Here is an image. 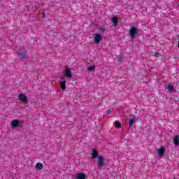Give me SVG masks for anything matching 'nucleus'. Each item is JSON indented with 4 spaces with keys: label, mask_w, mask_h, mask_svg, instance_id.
<instances>
[{
    "label": "nucleus",
    "mask_w": 179,
    "mask_h": 179,
    "mask_svg": "<svg viewBox=\"0 0 179 179\" xmlns=\"http://www.w3.org/2000/svg\"><path fill=\"white\" fill-rule=\"evenodd\" d=\"M97 163L99 167H103L106 164V159L102 155L99 156Z\"/></svg>",
    "instance_id": "nucleus-4"
},
{
    "label": "nucleus",
    "mask_w": 179,
    "mask_h": 179,
    "mask_svg": "<svg viewBox=\"0 0 179 179\" xmlns=\"http://www.w3.org/2000/svg\"><path fill=\"white\" fill-rule=\"evenodd\" d=\"M115 126L116 128L120 129L121 128V123L120 122H115Z\"/></svg>",
    "instance_id": "nucleus-17"
},
{
    "label": "nucleus",
    "mask_w": 179,
    "mask_h": 179,
    "mask_svg": "<svg viewBox=\"0 0 179 179\" xmlns=\"http://www.w3.org/2000/svg\"><path fill=\"white\" fill-rule=\"evenodd\" d=\"M102 38H101V35L99 34H96L95 36H94V41L96 43V44H99V43H100V41H101Z\"/></svg>",
    "instance_id": "nucleus-7"
},
{
    "label": "nucleus",
    "mask_w": 179,
    "mask_h": 179,
    "mask_svg": "<svg viewBox=\"0 0 179 179\" xmlns=\"http://www.w3.org/2000/svg\"><path fill=\"white\" fill-rule=\"evenodd\" d=\"M43 17H44V13H43Z\"/></svg>",
    "instance_id": "nucleus-23"
},
{
    "label": "nucleus",
    "mask_w": 179,
    "mask_h": 179,
    "mask_svg": "<svg viewBox=\"0 0 179 179\" xmlns=\"http://www.w3.org/2000/svg\"><path fill=\"white\" fill-rule=\"evenodd\" d=\"M155 57H159V55H160V54H159L158 52H155Z\"/></svg>",
    "instance_id": "nucleus-21"
},
{
    "label": "nucleus",
    "mask_w": 179,
    "mask_h": 179,
    "mask_svg": "<svg viewBox=\"0 0 179 179\" xmlns=\"http://www.w3.org/2000/svg\"><path fill=\"white\" fill-rule=\"evenodd\" d=\"M36 170L40 171L43 170V164L38 162L35 166Z\"/></svg>",
    "instance_id": "nucleus-12"
},
{
    "label": "nucleus",
    "mask_w": 179,
    "mask_h": 179,
    "mask_svg": "<svg viewBox=\"0 0 179 179\" xmlns=\"http://www.w3.org/2000/svg\"><path fill=\"white\" fill-rule=\"evenodd\" d=\"M96 70V66H90V67H88V71H90V72H93V71Z\"/></svg>",
    "instance_id": "nucleus-16"
},
{
    "label": "nucleus",
    "mask_w": 179,
    "mask_h": 179,
    "mask_svg": "<svg viewBox=\"0 0 179 179\" xmlns=\"http://www.w3.org/2000/svg\"><path fill=\"white\" fill-rule=\"evenodd\" d=\"M179 136H175L173 138V143L176 145V146H178L179 145Z\"/></svg>",
    "instance_id": "nucleus-13"
},
{
    "label": "nucleus",
    "mask_w": 179,
    "mask_h": 179,
    "mask_svg": "<svg viewBox=\"0 0 179 179\" xmlns=\"http://www.w3.org/2000/svg\"><path fill=\"white\" fill-rule=\"evenodd\" d=\"M60 89L64 92L65 89H66V81L63 80L60 82Z\"/></svg>",
    "instance_id": "nucleus-11"
},
{
    "label": "nucleus",
    "mask_w": 179,
    "mask_h": 179,
    "mask_svg": "<svg viewBox=\"0 0 179 179\" xmlns=\"http://www.w3.org/2000/svg\"><path fill=\"white\" fill-rule=\"evenodd\" d=\"M157 152L159 156H163V155H164V148H160V149H159Z\"/></svg>",
    "instance_id": "nucleus-14"
},
{
    "label": "nucleus",
    "mask_w": 179,
    "mask_h": 179,
    "mask_svg": "<svg viewBox=\"0 0 179 179\" xmlns=\"http://www.w3.org/2000/svg\"><path fill=\"white\" fill-rule=\"evenodd\" d=\"M136 120V116L133 115L132 117L130 119V120L129 122V128H131V127L135 123V120Z\"/></svg>",
    "instance_id": "nucleus-10"
},
{
    "label": "nucleus",
    "mask_w": 179,
    "mask_h": 179,
    "mask_svg": "<svg viewBox=\"0 0 179 179\" xmlns=\"http://www.w3.org/2000/svg\"><path fill=\"white\" fill-rule=\"evenodd\" d=\"M129 34L131 38H136L138 36V28L133 27L129 30Z\"/></svg>",
    "instance_id": "nucleus-3"
},
{
    "label": "nucleus",
    "mask_w": 179,
    "mask_h": 179,
    "mask_svg": "<svg viewBox=\"0 0 179 179\" xmlns=\"http://www.w3.org/2000/svg\"><path fill=\"white\" fill-rule=\"evenodd\" d=\"M18 99L19 100H20V101L24 103V104H26V103H27L28 101L27 96H26V94H20L18 96Z\"/></svg>",
    "instance_id": "nucleus-6"
},
{
    "label": "nucleus",
    "mask_w": 179,
    "mask_h": 179,
    "mask_svg": "<svg viewBox=\"0 0 179 179\" xmlns=\"http://www.w3.org/2000/svg\"><path fill=\"white\" fill-rule=\"evenodd\" d=\"M76 179H86V175L84 173H78L76 175Z\"/></svg>",
    "instance_id": "nucleus-9"
},
{
    "label": "nucleus",
    "mask_w": 179,
    "mask_h": 179,
    "mask_svg": "<svg viewBox=\"0 0 179 179\" xmlns=\"http://www.w3.org/2000/svg\"><path fill=\"white\" fill-rule=\"evenodd\" d=\"M168 89L169 90H170L171 92L174 90V86H173L172 85H168Z\"/></svg>",
    "instance_id": "nucleus-18"
},
{
    "label": "nucleus",
    "mask_w": 179,
    "mask_h": 179,
    "mask_svg": "<svg viewBox=\"0 0 179 179\" xmlns=\"http://www.w3.org/2000/svg\"><path fill=\"white\" fill-rule=\"evenodd\" d=\"M18 57L20 58L26 59L27 58V50L24 48H21L17 51Z\"/></svg>",
    "instance_id": "nucleus-2"
},
{
    "label": "nucleus",
    "mask_w": 179,
    "mask_h": 179,
    "mask_svg": "<svg viewBox=\"0 0 179 179\" xmlns=\"http://www.w3.org/2000/svg\"><path fill=\"white\" fill-rule=\"evenodd\" d=\"M106 114H108V115H110V114H111V110H108V111L106 112Z\"/></svg>",
    "instance_id": "nucleus-22"
},
{
    "label": "nucleus",
    "mask_w": 179,
    "mask_h": 179,
    "mask_svg": "<svg viewBox=\"0 0 179 179\" xmlns=\"http://www.w3.org/2000/svg\"><path fill=\"white\" fill-rule=\"evenodd\" d=\"M12 128H19V127H22V123L18 120H13L11 122Z\"/></svg>",
    "instance_id": "nucleus-5"
},
{
    "label": "nucleus",
    "mask_w": 179,
    "mask_h": 179,
    "mask_svg": "<svg viewBox=\"0 0 179 179\" xmlns=\"http://www.w3.org/2000/svg\"><path fill=\"white\" fill-rule=\"evenodd\" d=\"M112 22L113 23V26H117V24H118V18L117 17H113Z\"/></svg>",
    "instance_id": "nucleus-15"
},
{
    "label": "nucleus",
    "mask_w": 179,
    "mask_h": 179,
    "mask_svg": "<svg viewBox=\"0 0 179 179\" xmlns=\"http://www.w3.org/2000/svg\"><path fill=\"white\" fill-rule=\"evenodd\" d=\"M99 31L101 33H104V31H106V29L103 28V27H101L99 28Z\"/></svg>",
    "instance_id": "nucleus-20"
},
{
    "label": "nucleus",
    "mask_w": 179,
    "mask_h": 179,
    "mask_svg": "<svg viewBox=\"0 0 179 179\" xmlns=\"http://www.w3.org/2000/svg\"><path fill=\"white\" fill-rule=\"evenodd\" d=\"M73 76V75L72 74V71L71 70V69L67 68L64 71V78H66V79L71 80L72 79Z\"/></svg>",
    "instance_id": "nucleus-1"
},
{
    "label": "nucleus",
    "mask_w": 179,
    "mask_h": 179,
    "mask_svg": "<svg viewBox=\"0 0 179 179\" xmlns=\"http://www.w3.org/2000/svg\"><path fill=\"white\" fill-rule=\"evenodd\" d=\"M99 156V151L93 148L92 149V152L91 154V157L92 159H96Z\"/></svg>",
    "instance_id": "nucleus-8"
},
{
    "label": "nucleus",
    "mask_w": 179,
    "mask_h": 179,
    "mask_svg": "<svg viewBox=\"0 0 179 179\" xmlns=\"http://www.w3.org/2000/svg\"><path fill=\"white\" fill-rule=\"evenodd\" d=\"M122 59H123V57L122 56H118L117 61H118V62H122Z\"/></svg>",
    "instance_id": "nucleus-19"
},
{
    "label": "nucleus",
    "mask_w": 179,
    "mask_h": 179,
    "mask_svg": "<svg viewBox=\"0 0 179 179\" xmlns=\"http://www.w3.org/2000/svg\"><path fill=\"white\" fill-rule=\"evenodd\" d=\"M178 40H179V36H178Z\"/></svg>",
    "instance_id": "nucleus-24"
}]
</instances>
